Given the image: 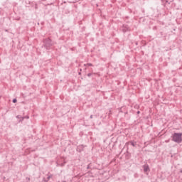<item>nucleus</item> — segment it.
<instances>
[{"instance_id":"nucleus-1","label":"nucleus","mask_w":182,"mask_h":182,"mask_svg":"<svg viewBox=\"0 0 182 182\" xmlns=\"http://www.w3.org/2000/svg\"><path fill=\"white\" fill-rule=\"evenodd\" d=\"M181 136H182L181 133L173 134L172 137L173 141H175V143H181L182 141Z\"/></svg>"},{"instance_id":"nucleus-2","label":"nucleus","mask_w":182,"mask_h":182,"mask_svg":"<svg viewBox=\"0 0 182 182\" xmlns=\"http://www.w3.org/2000/svg\"><path fill=\"white\" fill-rule=\"evenodd\" d=\"M123 32H127V31H129V26L127 25H124L122 27Z\"/></svg>"},{"instance_id":"nucleus-3","label":"nucleus","mask_w":182,"mask_h":182,"mask_svg":"<svg viewBox=\"0 0 182 182\" xmlns=\"http://www.w3.org/2000/svg\"><path fill=\"white\" fill-rule=\"evenodd\" d=\"M44 43H46V46H50V39L45 40Z\"/></svg>"},{"instance_id":"nucleus-4","label":"nucleus","mask_w":182,"mask_h":182,"mask_svg":"<svg viewBox=\"0 0 182 182\" xmlns=\"http://www.w3.org/2000/svg\"><path fill=\"white\" fill-rule=\"evenodd\" d=\"M144 171L145 173H147V171H149V166H144Z\"/></svg>"},{"instance_id":"nucleus-5","label":"nucleus","mask_w":182,"mask_h":182,"mask_svg":"<svg viewBox=\"0 0 182 182\" xmlns=\"http://www.w3.org/2000/svg\"><path fill=\"white\" fill-rule=\"evenodd\" d=\"M16 102H17L16 99L13 100V103H16Z\"/></svg>"},{"instance_id":"nucleus-6","label":"nucleus","mask_w":182,"mask_h":182,"mask_svg":"<svg viewBox=\"0 0 182 182\" xmlns=\"http://www.w3.org/2000/svg\"><path fill=\"white\" fill-rule=\"evenodd\" d=\"M130 144L133 146H134V142H130Z\"/></svg>"},{"instance_id":"nucleus-7","label":"nucleus","mask_w":182,"mask_h":182,"mask_svg":"<svg viewBox=\"0 0 182 182\" xmlns=\"http://www.w3.org/2000/svg\"><path fill=\"white\" fill-rule=\"evenodd\" d=\"M80 147H82V146H81L77 147V151H80Z\"/></svg>"},{"instance_id":"nucleus-8","label":"nucleus","mask_w":182,"mask_h":182,"mask_svg":"<svg viewBox=\"0 0 182 182\" xmlns=\"http://www.w3.org/2000/svg\"><path fill=\"white\" fill-rule=\"evenodd\" d=\"M16 117H17V119H20L21 116L18 115Z\"/></svg>"},{"instance_id":"nucleus-9","label":"nucleus","mask_w":182,"mask_h":182,"mask_svg":"<svg viewBox=\"0 0 182 182\" xmlns=\"http://www.w3.org/2000/svg\"><path fill=\"white\" fill-rule=\"evenodd\" d=\"M90 119H93V115H91V116H90Z\"/></svg>"},{"instance_id":"nucleus-10","label":"nucleus","mask_w":182,"mask_h":182,"mask_svg":"<svg viewBox=\"0 0 182 182\" xmlns=\"http://www.w3.org/2000/svg\"><path fill=\"white\" fill-rule=\"evenodd\" d=\"M87 65H88V66H92V64H90H90H87Z\"/></svg>"},{"instance_id":"nucleus-11","label":"nucleus","mask_w":182,"mask_h":182,"mask_svg":"<svg viewBox=\"0 0 182 182\" xmlns=\"http://www.w3.org/2000/svg\"><path fill=\"white\" fill-rule=\"evenodd\" d=\"M88 76H92V74H90H90H88Z\"/></svg>"}]
</instances>
